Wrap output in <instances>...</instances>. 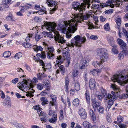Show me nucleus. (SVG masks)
<instances>
[{"label":"nucleus","instance_id":"nucleus-1","mask_svg":"<svg viewBox=\"0 0 128 128\" xmlns=\"http://www.w3.org/2000/svg\"><path fill=\"white\" fill-rule=\"evenodd\" d=\"M82 12H80V14H75L72 16V18L70 20L66 23H64L63 25H65L64 27L62 24H59L58 26L60 28V29L62 30L64 28L67 29L68 31L71 33H74L77 30L76 28L78 25V23H82L84 20H87L90 18V16L87 14L84 15H83Z\"/></svg>","mask_w":128,"mask_h":128},{"label":"nucleus","instance_id":"nucleus-2","mask_svg":"<svg viewBox=\"0 0 128 128\" xmlns=\"http://www.w3.org/2000/svg\"><path fill=\"white\" fill-rule=\"evenodd\" d=\"M32 80L30 79L27 80L24 79L23 81L22 82H19L18 83V87L19 88L22 90L24 92L26 90V91L28 90L29 91L26 92V96L30 98L33 97L34 95L32 94L35 92L32 88L34 87V85L32 83Z\"/></svg>","mask_w":128,"mask_h":128},{"label":"nucleus","instance_id":"nucleus-3","mask_svg":"<svg viewBox=\"0 0 128 128\" xmlns=\"http://www.w3.org/2000/svg\"><path fill=\"white\" fill-rule=\"evenodd\" d=\"M56 26V24L54 22L51 23L45 22L44 25L42 26V27L43 28L44 27H45L47 30L50 32L47 33V36L51 38L54 37H54L58 34V32L55 29Z\"/></svg>","mask_w":128,"mask_h":128},{"label":"nucleus","instance_id":"nucleus-4","mask_svg":"<svg viewBox=\"0 0 128 128\" xmlns=\"http://www.w3.org/2000/svg\"><path fill=\"white\" fill-rule=\"evenodd\" d=\"M86 41L85 37H81L80 35L75 36L71 40V43H68L67 46L68 47L74 48V46L80 47L82 46V44L84 43Z\"/></svg>","mask_w":128,"mask_h":128},{"label":"nucleus","instance_id":"nucleus-5","mask_svg":"<svg viewBox=\"0 0 128 128\" xmlns=\"http://www.w3.org/2000/svg\"><path fill=\"white\" fill-rule=\"evenodd\" d=\"M111 79L114 82H117L124 85V84L128 82V75L124 77L122 74L115 75L111 78Z\"/></svg>","mask_w":128,"mask_h":128},{"label":"nucleus","instance_id":"nucleus-6","mask_svg":"<svg viewBox=\"0 0 128 128\" xmlns=\"http://www.w3.org/2000/svg\"><path fill=\"white\" fill-rule=\"evenodd\" d=\"M125 2L128 0H123ZM122 1L120 0H108L106 2V4L104 3L100 5V6L104 8L107 6H110L112 8L118 7L120 5H122Z\"/></svg>","mask_w":128,"mask_h":128},{"label":"nucleus","instance_id":"nucleus-7","mask_svg":"<svg viewBox=\"0 0 128 128\" xmlns=\"http://www.w3.org/2000/svg\"><path fill=\"white\" fill-rule=\"evenodd\" d=\"M107 50L106 49L101 48L98 49L96 51L97 54L100 56L102 62H106L108 56Z\"/></svg>","mask_w":128,"mask_h":128},{"label":"nucleus","instance_id":"nucleus-8","mask_svg":"<svg viewBox=\"0 0 128 128\" xmlns=\"http://www.w3.org/2000/svg\"><path fill=\"white\" fill-rule=\"evenodd\" d=\"M111 86L114 89V91H115L114 95L116 96L115 98L114 99H112L111 98H110V99H109L110 100H109L108 102V104L112 106L114 103L115 100H114L116 98H117L120 96L121 90L119 87L116 86L111 85Z\"/></svg>","mask_w":128,"mask_h":128},{"label":"nucleus","instance_id":"nucleus-9","mask_svg":"<svg viewBox=\"0 0 128 128\" xmlns=\"http://www.w3.org/2000/svg\"><path fill=\"white\" fill-rule=\"evenodd\" d=\"M100 90L103 95L104 98L105 100H107L108 99H109L110 98H111L112 99H114L116 96L114 95L115 91L114 92L112 91L111 94H108V95L106 90L103 87H102L100 88Z\"/></svg>","mask_w":128,"mask_h":128},{"label":"nucleus","instance_id":"nucleus-10","mask_svg":"<svg viewBox=\"0 0 128 128\" xmlns=\"http://www.w3.org/2000/svg\"><path fill=\"white\" fill-rule=\"evenodd\" d=\"M72 6L74 9L79 12H83L86 10V7L82 6L78 2H74L72 3Z\"/></svg>","mask_w":128,"mask_h":128},{"label":"nucleus","instance_id":"nucleus-11","mask_svg":"<svg viewBox=\"0 0 128 128\" xmlns=\"http://www.w3.org/2000/svg\"><path fill=\"white\" fill-rule=\"evenodd\" d=\"M44 45L45 46H47V48L48 50L47 51L48 53L46 54L48 58L50 59L53 60L55 58V55L54 54V48L52 47H48L47 44L45 43H44Z\"/></svg>","mask_w":128,"mask_h":128},{"label":"nucleus","instance_id":"nucleus-12","mask_svg":"<svg viewBox=\"0 0 128 128\" xmlns=\"http://www.w3.org/2000/svg\"><path fill=\"white\" fill-rule=\"evenodd\" d=\"M47 2L46 4L48 5L49 6H54V8L52 9L50 12V14H52L58 8V6L56 5L57 4V2L54 1V0H46Z\"/></svg>","mask_w":128,"mask_h":128},{"label":"nucleus","instance_id":"nucleus-13","mask_svg":"<svg viewBox=\"0 0 128 128\" xmlns=\"http://www.w3.org/2000/svg\"><path fill=\"white\" fill-rule=\"evenodd\" d=\"M54 40L56 42L61 44H63L65 43L66 42V40L64 39L63 37L60 36L58 32V34L54 37Z\"/></svg>","mask_w":128,"mask_h":128},{"label":"nucleus","instance_id":"nucleus-14","mask_svg":"<svg viewBox=\"0 0 128 128\" xmlns=\"http://www.w3.org/2000/svg\"><path fill=\"white\" fill-rule=\"evenodd\" d=\"M92 105L93 108L95 110H96L100 106V103L97 102L96 98L92 100Z\"/></svg>","mask_w":128,"mask_h":128},{"label":"nucleus","instance_id":"nucleus-15","mask_svg":"<svg viewBox=\"0 0 128 128\" xmlns=\"http://www.w3.org/2000/svg\"><path fill=\"white\" fill-rule=\"evenodd\" d=\"M50 97L52 99V101L50 102L49 104L48 108L50 109H51V106H53L55 105L57 100V97L55 95H51Z\"/></svg>","mask_w":128,"mask_h":128},{"label":"nucleus","instance_id":"nucleus-16","mask_svg":"<svg viewBox=\"0 0 128 128\" xmlns=\"http://www.w3.org/2000/svg\"><path fill=\"white\" fill-rule=\"evenodd\" d=\"M117 42L124 50H126L128 48V47L127 46L126 44L125 43L122 39H118L117 40Z\"/></svg>","mask_w":128,"mask_h":128},{"label":"nucleus","instance_id":"nucleus-17","mask_svg":"<svg viewBox=\"0 0 128 128\" xmlns=\"http://www.w3.org/2000/svg\"><path fill=\"white\" fill-rule=\"evenodd\" d=\"M104 62H102V60L98 61H94L92 62V64L95 68L99 67L100 69H102L103 68V64Z\"/></svg>","mask_w":128,"mask_h":128},{"label":"nucleus","instance_id":"nucleus-18","mask_svg":"<svg viewBox=\"0 0 128 128\" xmlns=\"http://www.w3.org/2000/svg\"><path fill=\"white\" fill-rule=\"evenodd\" d=\"M39 112L40 113V115L41 116H42L43 117V118H41L40 120L41 121L46 122L48 119V116L45 113L42 112V110Z\"/></svg>","mask_w":128,"mask_h":128},{"label":"nucleus","instance_id":"nucleus-19","mask_svg":"<svg viewBox=\"0 0 128 128\" xmlns=\"http://www.w3.org/2000/svg\"><path fill=\"white\" fill-rule=\"evenodd\" d=\"M79 114L81 116L82 118L84 119L86 118V114L85 110L84 109H80L79 111Z\"/></svg>","mask_w":128,"mask_h":128},{"label":"nucleus","instance_id":"nucleus-20","mask_svg":"<svg viewBox=\"0 0 128 128\" xmlns=\"http://www.w3.org/2000/svg\"><path fill=\"white\" fill-rule=\"evenodd\" d=\"M89 114L93 122L94 123H96V116L92 110H90Z\"/></svg>","mask_w":128,"mask_h":128},{"label":"nucleus","instance_id":"nucleus-21","mask_svg":"<svg viewBox=\"0 0 128 128\" xmlns=\"http://www.w3.org/2000/svg\"><path fill=\"white\" fill-rule=\"evenodd\" d=\"M115 21L117 24V26H116V28L118 30H120V29L121 19L120 18H117L116 19Z\"/></svg>","mask_w":128,"mask_h":128},{"label":"nucleus","instance_id":"nucleus-22","mask_svg":"<svg viewBox=\"0 0 128 128\" xmlns=\"http://www.w3.org/2000/svg\"><path fill=\"white\" fill-rule=\"evenodd\" d=\"M95 82L93 78H92L90 80L89 85L91 89L94 90V89L96 86Z\"/></svg>","mask_w":128,"mask_h":128},{"label":"nucleus","instance_id":"nucleus-23","mask_svg":"<svg viewBox=\"0 0 128 128\" xmlns=\"http://www.w3.org/2000/svg\"><path fill=\"white\" fill-rule=\"evenodd\" d=\"M107 39L108 42L111 46H112L114 45L115 42L112 37L110 36H107Z\"/></svg>","mask_w":128,"mask_h":128},{"label":"nucleus","instance_id":"nucleus-24","mask_svg":"<svg viewBox=\"0 0 128 128\" xmlns=\"http://www.w3.org/2000/svg\"><path fill=\"white\" fill-rule=\"evenodd\" d=\"M128 55V51L126 50H124L123 51H122L120 54L118 56V58L121 60L123 59L124 57V55Z\"/></svg>","mask_w":128,"mask_h":128},{"label":"nucleus","instance_id":"nucleus-25","mask_svg":"<svg viewBox=\"0 0 128 128\" xmlns=\"http://www.w3.org/2000/svg\"><path fill=\"white\" fill-rule=\"evenodd\" d=\"M57 114H54L52 116V118L49 120V122L52 124H55L57 121Z\"/></svg>","mask_w":128,"mask_h":128},{"label":"nucleus","instance_id":"nucleus-26","mask_svg":"<svg viewBox=\"0 0 128 128\" xmlns=\"http://www.w3.org/2000/svg\"><path fill=\"white\" fill-rule=\"evenodd\" d=\"M6 20L8 21H15L13 16L11 12L9 13L8 15L6 17Z\"/></svg>","mask_w":128,"mask_h":128},{"label":"nucleus","instance_id":"nucleus-27","mask_svg":"<svg viewBox=\"0 0 128 128\" xmlns=\"http://www.w3.org/2000/svg\"><path fill=\"white\" fill-rule=\"evenodd\" d=\"M100 70H91L90 71V73L93 75L97 76H98L100 74Z\"/></svg>","mask_w":128,"mask_h":128},{"label":"nucleus","instance_id":"nucleus-28","mask_svg":"<svg viewBox=\"0 0 128 128\" xmlns=\"http://www.w3.org/2000/svg\"><path fill=\"white\" fill-rule=\"evenodd\" d=\"M126 90V94H123L120 96V98L121 99H124L128 98V85L127 86Z\"/></svg>","mask_w":128,"mask_h":128},{"label":"nucleus","instance_id":"nucleus-29","mask_svg":"<svg viewBox=\"0 0 128 128\" xmlns=\"http://www.w3.org/2000/svg\"><path fill=\"white\" fill-rule=\"evenodd\" d=\"M82 64L87 66L88 63L89 62V57L88 56H86L84 57L82 60Z\"/></svg>","mask_w":128,"mask_h":128},{"label":"nucleus","instance_id":"nucleus-30","mask_svg":"<svg viewBox=\"0 0 128 128\" xmlns=\"http://www.w3.org/2000/svg\"><path fill=\"white\" fill-rule=\"evenodd\" d=\"M85 95L86 102L88 104H90V98L89 92L86 91Z\"/></svg>","mask_w":128,"mask_h":128},{"label":"nucleus","instance_id":"nucleus-31","mask_svg":"<svg viewBox=\"0 0 128 128\" xmlns=\"http://www.w3.org/2000/svg\"><path fill=\"white\" fill-rule=\"evenodd\" d=\"M57 60L56 62V63H58L60 64H61L64 61V59L62 58L61 56H59L57 57Z\"/></svg>","mask_w":128,"mask_h":128},{"label":"nucleus","instance_id":"nucleus-32","mask_svg":"<svg viewBox=\"0 0 128 128\" xmlns=\"http://www.w3.org/2000/svg\"><path fill=\"white\" fill-rule=\"evenodd\" d=\"M40 100L42 102V105L43 106H45L47 104L48 100L45 97H42L40 98Z\"/></svg>","mask_w":128,"mask_h":128},{"label":"nucleus","instance_id":"nucleus-33","mask_svg":"<svg viewBox=\"0 0 128 128\" xmlns=\"http://www.w3.org/2000/svg\"><path fill=\"white\" fill-rule=\"evenodd\" d=\"M33 50L35 52H38V51H42L43 49L41 46H34L33 48Z\"/></svg>","mask_w":128,"mask_h":128},{"label":"nucleus","instance_id":"nucleus-34","mask_svg":"<svg viewBox=\"0 0 128 128\" xmlns=\"http://www.w3.org/2000/svg\"><path fill=\"white\" fill-rule=\"evenodd\" d=\"M113 47V48L112 49V51L113 53L116 54H117L118 53V48L116 45H114L112 46Z\"/></svg>","mask_w":128,"mask_h":128},{"label":"nucleus","instance_id":"nucleus-35","mask_svg":"<svg viewBox=\"0 0 128 128\" xmlns=\"http://www.w3.org/2000/svg\"><path fill=\"white\" fill-rule=\"evenodd\" d=\"M50 83L49 81L46 80H44L43 81V84L44 86H46L47 88H50Z\"/></svg>","mask_w":128,"mask_h":128},{"label":"nucleus","instance_id":"nucleus-36","mask_svg":"<svg viewBox=\"0 0 128 128\" xmlns=\"http://www.w3.org/2000/svg\"><path fill=\"white\" fill-rule=\"evenodd\" d=\"M12 125H14L17 128H21L22 125L16 122H13L11 123Z\"/></svg>","mask_w":128,"mask_h":128},{"label":"nucleus","instance_id":"nucleus-37","mask_svg":"<svg viewBox=\"0 0 128 128\" xmlns=\"http://www.w3.org/2000/svg\"><path fill=\"white\" fill-rule=\"evenodd\" d=\"M84 126L86 128H90L91 124L87 122H84L83 124Z\"/></svg>","mask_w":128,"mask_h":128},{"label":"nucleus","instance_id":"nucleus-38","mask_svg":"<svg viewBox=\"0 0 128 128\" xmlns=\"http://www.w3.org/2000/svg\"><path fill=\"white\" fill-rule=\"evenodd\" d=\"M11 55V53L10 52L6 51L3 54V55L5 58H8Z\"/></svg>","mask_w":128,"mask_h":128},{"label":"nucleus","instance_id":"nucleus-39","mask_svg":"<svg viewBox=\"0 0 128 128\" xmlns=\"http://www.w3.org/2000/svg\"><path fill=\"white\" fill-rule=\"evenodd\" d=\"M79 72L76 69H75L72 73V76L74 78L77 76Z\"/></svg>","mask_w":128,"mask_h":128},{"label":"nucleus","instance_id":"nucleus-40","mask_svg":"<svg viewBox=\"0 0 128 128\" xmlns=\"http://www.w3.org/2000/svg\"><path fill=\"white\" fill-rule=\"evenodd\" d=\"M62 52L63 56L65 58H67V57L68 56V52L67 51L64 50H62Z\"/></svg>","mask_w":128,"mask_h":128},{"label":"nucleus","instance_id":"nucleus-41","mask_svg":"<svg viewBox=\"0 0 128 128\" xmlns=\"http://www.w3.org/2000/svg\"><path fill=\"white\" fill-rule=\"evenodd\" d=\"M22 45L26 48H29L31 46V44L28 42H23Z\"/></svg>","mask_w":128,"mask_h":128},{"label":"nucleus","instance_id":"nucleus-42","mask_svg":"<svg viewBox=\"0 0 128 128\" xmlns=\"http://www.w3.org/2000/svg\"><path fill=\"white\" fill-rule=\"evenodd\" d=\"M59 68L62 74L64 75L66 71V69L63 65H61L59 66Z\"/></svg>","mask_w":128,"mask_h":128},{"label":"nucleus","instance_id":"nucleus-43","mask_svg":"<svg viewBox=\"0 0 128 128\" xmlns=\"http://www.w3.org/2000/svg\"><path fill=\"white\" fill-rule=\"evenodd\" d=\"M97 110L100 113L103 114L104 111V108L103 107L100 106Z\"/></svg>","mask_w":128,"mask_h":128},{"label":"nucleus","instance_id":"nucleus-44","mask_svg":"<svg viewBox=\"0 0 128 128\" xmlns=\"http://www.w3.org/2000/svg\"><path fill=\"white\" fill-rule=\"evenodd\" d=\"M79 100L78 98H76L74 100L73 102V104L75 106H77L79 105Z\"/></svg>","mask_w":128,"mask_h":128},{"label":"nucleus","instance_id":"nucleus-45","mask_svg":"<svg viewBox=\"0 0 128 128\" xmlns=\"http://www.w3.org/2000/svg\"><path fill=\"white\" fill-rule=\"evenodd\" d=\"M75 90L77 91H78L80 89V84L77 82L75 83Z\"/></svg>","mask_w":128,"mask_h":128},{"label":"nucleus","instance_id":"nucleus-46","mask_svg":"<svg viewBox=\"0 0 128 128\" xmlns=\"http://www.w3.org/2000/svg\"><path fill=\"white\" fill-rule=\"evenodd\" d=\"M50 90V89L49 88H46L45 90L42 91L40 93V95L42 96H45L48 93L47 92V91H49Z\"/></svg>","mask_w":128,"mask_h":128},{"label":"nucleus","instance_id":"nucleus-47","mask_svg":"<svg viewBox=\"0 0 128 128\" xmlns=\"http://www.w3.org/2000/svg\"><path fill=\"white\" fill-rule=\"evenodd\" d=\"M42 38V36L41 35L37 34H36L35 35V38L36 42L39 41Z\"/></svg>","mask_w":128,"mask_h":128},{"label":"nucleus","instance_id":"nucleus-48","mask_svg":"<svg viewBox=\"0 0 128 128\" xmlns=\"http://www.w3.org/2000/svg\"><path fill=\"white\" fill-rule=\"evenodd\" d=\"M44 87L43 84H37V88L40 90H42Z\"/></svg>","mask_w":128,"mask_h":128},{"label":"nucleus","instance_id":"nucleus-49","mask_svg":"<svg viewBox=\"0 0 128 128\" xmlns=\"http://www.w3.org/2000/svg\"><path fill=\"white\" fill-rule=\"evenodd\" d=\"M124 119L123 118L122 116H119L117 118V122L119 123H121L123 121Z\"/></svg>","mask_w":128,"mask_h":128},{"label":"nucleus","instance_id":"nucleus-50","mask_svg":"<svg viewBox=\"0 0 128 128\" xmlns=\"http://www.w3.org/2000/svg\"><path fill=\"white\" fill-rule=\"evenodd\" d=\"M49 109V113H48V115L50 116H52V115H53L54 114H57L56 113V112L52 110H51V109Z\"/></svg>","mask_w":128,"mask_h":128},{"label":"nucleus","instance_id":"nucleus-51","mask_svg":"<svg viewBox=\"0 0 128 128\" xmlns=\"http://www.w3.org/2000/svg\"><path fill=\"white\" fill-rule=\"evenodd\" d=\"M104 28L106 31H109L110 30V28L108 23H107L104 26Z\"/></svg>","mask_w":128,"mask_h":128},{"label":"nucleus","instance_id":"nucleus-52","mask_svg":"<svg viewBox=\"0 0 128 128\" xmlns=\"http://www.w3.org/2000/svg\"><path fill=\"white\" fill-rule=\"evenodd\" d=\"M22 56V54L21 52L17 53L15 56L14 57L16 59H19Z\"/></svg>","mask_w":128,"mask_h":128},{"label":"nucleus","instance_id":"nucleus-53","mask_svg":"<svg viewBox=\"0 0 128 128\" xmlns=\"http://www.w3.org/2000/svg\"><path fill=\"white\" fill-rule=\"evenodd\" d=\"M24 6L25 10H26L27 9L31 8L32 6V5L30 4H26Z\"/></svg>","mask_w":128,"mask_h":128},{"label":"nucleus","instance_id":"nucleus-54","mask_svg":"<svg viewBox=\"0 0 128 128\" xmlns=\"http://www.w3.org/2000/svg\"><path fill=\"white\" fill-rule=\"evenodd\" d=\"M33 36V34H28L25 39V40L26 42H28V41H29L30 40V38H32Z\"/></svg>","mask_w":128,"mask_h":128},{"label":"nucleus","instance_id":"nucleus-55","mask_svg":"<svg viewBox=\"0 0 128 128\" xmlns=\"http://www.w3.org/2000/svg\"><path fill=\"white\" fill-rule=\"evenodd\" d=\"M34 108L35 110H37L38 114H39V112H40L42 110V109L40 108V107L39 106H36L34 107Z\"/></svg>","mask_w":128,"mask_h":128},{"label":"nucleus","instance_id":"nucleus-56","mask_svg":"<svg viewBox=\"0 0 128 128\" xmlns=\"http://www.w3.org/2000/svg\"><path fill=\"white\" fill-rule=\"evenodd\" d=\"M92 8L94 9H96L99 8L100 6V5L98 4H92Z\"/></svg>","mask_w":128,"mask_h":128},{"label":"nucleus","instance_id":"nucleus-57","mask_svg":"<svg viewBox=\"0 0 128 128\" xmlns=\"http://www.w3.org/2000/svg\"><path fill=\"white\" fill-rule=\"evenodd\" d=\"M69 80L68 79V77L66 76V81L65 82V86H68L69 85Z\"/></svg>","mask_w":128,"mask_h":128},{"label":"nucleus","instance_id":"nucleus-58","mask_svg":"<svg viewBox=\"0 0 128 128\" xmlns=\"http://www.w3.org/2000/svg\"><path fill=\"white\" fill-rule=\"evenodd\" d=\"M31 81L32 84H36L38 82V79L36 77H34L32 80Z\"/></svg>","mask_w":128,"mask_h":128},{"label":"nucleus","instance_id":"nucleus-59","mask_svg":"<svg viewBox=\"0 0 128 128\" xmlns=\"http://www.w3.org/2000/svg\"><path fill=\"white\" fill-rule=\"evenodd\" d=\"M11 0H3V2L4 4L7 5L11 2Z\"/></svg>","mask_w":128,"mask_h":128},{"label":"nucleus","instance_id":"nucleus-60","mask_svg":"<svg viewBox=\"0 0 128 128\" xmlns=\"http://www.w3.org/2000/svg\"><path fill=\"white\" fill-rule=\"evenodd\" d=\"M64 113L62 110L60 111V120H62L64 118Z\"/></svg>","mask_w":128,"mask_h":128},{"label":"nucleus","instance_id":"nucleus-61","mask_svg":"<svg viewBox=\"0 0 128 128\" xmlns=\"http://www.w3.org/2000/svg\"><path fill=\"white\" fill-rule=\"evenodd\" d=\"M41 58L43 59H44L46 58V56L45 52H42Z\"/></svg>","mask_w":128,"mask_h":128},{"label":"nucleus","instance_id":"nucleus-62","mask_svg":"<svg viewBox=\"0 0 128 128\" xmlns=\"http://www.w3.org/2000/svg\"><path fill=\"white\" fill-rule=\"evenodd\" d=\"M113 12V10L112 9H110L109 10H106L105 12V14H112Z\"/></svg>","mask_w":128,"mask_h":128},{"label":"nucleus","instance_id":"nucleus-63","mask_svg":"<svg viewBox=\"0 0 128 128\" xmlns=\"http://www.w3.org/2000/svg\"><path fill=\"white\" fill-rule=\"evenodd\" d=\"M18 78H16L14 79L13 80H12V82L13 84H16L18 82Z\"/></svg>","mask_w":128,"mask_h":128},{"label":"nucleus","instance_id":"nucleus-64","mask_svg":"<svg viewBox=\"0 0 128 128\" xmlns=\"http://www.w3.org/2000/svg\"><path fill=\"white\" fill-rule=\"evenodd\" d=\"M119 126L120 128H127L126 125L122 124H120L119 125Z\"/></svg>","mask_w":128,"mask_h":128}]
</instances>
